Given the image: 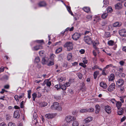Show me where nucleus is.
I'll return each mask as SVG.
<instances>
[{
  "label": "nucleus",
  "mask_w": 126,
  "mask_h": 126,
  "mask_svg": "<svg viewBox=\"0 0 126 126\" xmlns=\"http://www.w3.org/2000/svg\"><path fill=\"white\" fill-rule=\"evenodd\" d=\"M14 98L16 100V101L17 102H18L19 101V97L17 95H16L14 96Z\"/></svg>",
  "instance_id": "nucleus-48"
},
{
  "label": "nucleus",
  "mask_w": 126,
  "mask_h": 126,
  "mask_svg": "<svg viewBox=\"0 0 126 126\" xmlns=\"http://www.w3.org/2000/svg\"><path fill=\"white\" fill-rule=\"evenodd\" d=\"M11 116L8 114H6V120H8L11 118Z\"/></svg>",
  "instance_id": "nucleus-39"
},
{
  "label": "nucleus",
  "mask_w": 126,
  "mask_h": 126,
  "mask_svg": "<svg viewBox=\"0 0 126 126\" xmlns=\"http://www.w3.org/2000/svg\"><path fill=\"white\" fill-rule=\"evenodd\" d=\"M79 122L77 121L74 120L72 123V126H79Z\"/></svg>",
  "instance_id": "nucleus-23"
},
{
  "label": "nucleus",
  "mask_w": 126,
  "mask_h": 126,
  "mask_svg": "<svg viewBox=\"0 0 126 126\" xmlns=\"http://www.w3.org/2000/svg\"><path fill=\"white\" fill-rule=\"evenodd\" d=\"M20 117V114L18 110H16L14 112V117L15 118H18Z\"/></svg>",
  "instance_id": "nucleus-14"
},
{
  "label": "nucleus",
  "mask_w": 126,
  "mask_h": 126,
  "mask_svg": "<svg viewBox=\"0 0 126 126\" xmlns=\"http://www.w3.org/2000/svg\"><path fill=\"white\" fill-rule=\"evenodd\" d=\"M24 101H22L20 104V107L21 108H23L24 107Z\"/></svg>",
  "instance_id": "nucleus-51"
},
{
  "label": "nucleus",
  "mask_w": 126,
  "mask_h": 126,
  "mask_svg": "<svg viewBox=\"0 0 126 126\" xmlns=\"http://www.w3.org/2000/svg\"><path fill=\"white\" fill-rule=\"evenodd\" d=\"M83 62L84 64H86L87 63L88 61L87 60L85 59L84 58L83 59Z\"/></svg>",
  "instance_id": "nucleus-59"
},
{
  "label": "nucleus",
  "mask_w": 126,
  "mask_h": 126,
  "mask_svg": "<svg viewBox=\"0 0 126 126\" xmlns=\"http://www.w3.org/2000/svg\"><path fill=\"white\" fill-rule=\"evenodd\" d=\"M50 59L52 60H54L55 58L56 57L55 55L53 54H51L50 55Z\"/></svg>",
  "instance_id": "nucleus-29"
},
{
  "label": "nucleus",
  "mask_w": 126,
  "mask_h": 126,
  "mask_svg": "<svg viewBox=\"0 0 126 126\" xmlns=\"http://www.w3.org/2000/svg\"><path fill=\"white\" fill-rule=\"evenodd\" d=\"M119 32L120 36L123 37H126V30L125 29L121 30L119 31Z\"/></svg>",
  "instance_id": "nucleus-7"
},
{
  "label": "nucleus",
  "mask_w": 126,
  "mask_h": 126,
  "mask_svg": "<svg viewBox=\"0 0 126 126\" xmlns=\"http://www.w3.org/2000/svg\"><path fill=\"white\" fill-rule=\"evenodd\" d=\"M60 88L63 90H65L66 89V87L65 85H62L61 86Z\"/></svg>",
  "instance_id": "nucleus-46"
},
{
  "label": "nucleus",
  "mask_w": 126,
  "mask_h": 126,
  "mask_svg": "<svg viewBox=\"0 0 126 126\" xmlns=\"http://www.w3.org/2000/svg\"><path fill=\"white\" fill-rule=\"evenodd\" d=\"M38 5L40 7H44L46 6L47 4L46 2L44 1L39 2L38 3Z\"/></svg>",
  "instance_id": "nucleus-16"
},
{
  "label": "nucleus",
  "mask_w": 126,
  "mask_h": 126,
  "mask_svg": "<svg viewBox=\"0 0 126 126\" xmlns=\"http://www.w3.org/2000/svg\"><path fill=\"white\" fill-rule=\"evenodd\" d=\"M122 50L126 53V46H124L123 47Z\"/></svg>",
  "instance_id": "nucleus-64"
},
{
  "label": "nucleus",
  "mask_w": 126,
  "mask_h": 126,
  "mask_svg": "<svg viewBox=\"0 0 126 126\" xmlns=\"http://www.w3.org/2000/svg\"><path fill=\"white\" fill-rule=\"evenodd\" d=\"M119 63L121 65L123 66L125 63V62L123 61H121L119 62Z\"/></svg>",
  "instance_id": "nucleus-58"
},
{
  "label": "nucleus",
  "mask_w": 126,
  "mask_h": 126,
  "mask_svg": "<svg viewBox=\"0 0 126 126\" xmlns=\"http://www.w3.org/2000/svg\"><path fill=\"white\" fill-rule=\"evenodd\" d=\"M72 55L71 53H69L67 56V59L69 61L72 60Z\"/></svg>",
  "instance_id": "nucleus-25"
},
{
  "label": "nucleus",
  "mask_w": 126,
  "mask_h": 126,
  "mask_svg": "<svg viewBox=\"0 0 126 126\" xmlns=\"http://www.w3.org/2000/svg\"><path fill=\"white\" fill-rule=\"evenodd\" d=\"M40 61V59L38 57H36L35 59L34 62V63H38Z\"/></svg>",
  "instance_id": "nucleus-30"
},
{
  "label": "nucleus",
  "mask_w": 126,
  "mask_h": 126,
  "mask_svg": "<svg viewBox=\"0 0 126 126\" xmlns=\"http://www.w3.org/2000/svg\"><path fill=\"white\" fill-rule=\"evenodd\" d=\"M84 40L86 43L88 45H90L92 43L91 38L89 36L85 37Z\"/></svg>",
  "instance_id": "nucleus-2"
},
{
  "label": "nucleus",
  "mask_w": 126,
  "mask_h": 126,
  "mask_svg": "<svg viewBox=\"0 0 126 126\" xmlns=\"http://www.w3.org/2000/svg\"><path fill=\"white\" fill-rule=\"evenodd\" d=\"M42 63L43 64H47V62L46 61L45 58H42Z\"/></svg>",
  "instance_id": "nucleus-40"
},
{
  "label": "nucleus",
  "mask_w": 126,
  "mask_h": 126,
  "mask_svg": "<svg viewBox=\"0 0 126 126\" xmlns=\"http://www.w3.org/2000/svg\"><path fill=\"white\" fill-rule=\"evenodd\" d=\"M95 108L96 109L95 113L96 114H98L100 110V107L98 104H97L95 105Z\"/></svg>",
  "instance_id": "nucleus-15"
},
{
  "label": "nucleus",
  "mask_w": 126,
  "mask_h": 126,
  "mask_svg": "<svg viewBox=\"0 0 126 126\" xmlns=\"http://www.w3.org/2000/svg\"><path fill=\"white\" fill-rule=\"evenodd\" d=\"M70 82H67L65 84H64L66 87H68L70 85Z\"/></svg>",
  "instance_id": "nucleus-62"
},
{
  "label": "nucleus",
  "mask_w": 126,
  "mask_h": 126,
  "mask_svg": "<svg viewBox=\"0 0 126 126\" xmlns=\"http://www.w3.org/2000/svg\"><path fill=\"white\" fill-rule=\"evenodd\" d=\"M108 15V13H103L101 16V17L103 19L106 18Z\"/></svg>",
  "instance_id": "nucleus-28"
},
{
  "label": "nucleus",
  "mask_w": 126,
  "mask_h": 126,
  "mask_svg": "<svg viewBox=\"0 0 126 126\" xmlns=\"http://www.w3.org/2000/svg\"><path fill=\"white\" fill-rule=\"evenodd\" d=\"M54 98L56 100H59L61 98V97L60 96L55 95L54 96Z\"/></svg>",
  "instance_id": "nucleus-55"
},
{
  "label": "nucleus",
  "mask_w": 126,
  "mask_h": 126,
  "mask_svg": "<svg viewBox=\"0 0 126 126\" xmlns=\"http://www.w3.org/2000/svg\"><path fill=\"white\" fill-rule=\"evenodd\" d=\"M56 113H48L46 114L45 115V117L47 119H52L56 116Z\"/></svg>",
  "instance_id": "nucleus-4"
},
{
  "label": "nucleus",
  "mask_w": 126,
  "mask_h": 126,
  "mask_svg": "<svg viewBox=\"0 0 126 126\" xmlns=\"http://www.w3.org/2000/svg\"><path fill=\"white\" fill-rule=\"evenodd\" d=\"M59 105V103L58 102H55L53 103V105L51 106L50 108L52 110H56L57 107Z\"/></svg>",
  "instance_id": "nucleus-9"
},
{
  "label": "nucleus",
  "mask_w": 126,
  "mask_h": 126,
  "mask_svg": "<svg viewBox=\"0 0 126 126\" xmlns=\"http://www.w3.org/2000/svg\"><path fill=\"white\" fill-rule=\"evenodd\" d=\"M54 62L53 61H50L48 63H47V64L48 66H50L54 64Z\"/></svg>",
  "instance_id": "nucleus-45"
},
{
  "label": "nucleus",
  "mask_w": 126,
  "mask_h": 126,
  "mask_svg": "<svg viewBox=\"0 0 126 126\" xmlns=\"http://www.w3.org/2000/svg\"><path fill=\"white\" fill-rule=\"evenodd\" d=\"M33 119H34V121L33 120L32 122L33 123V122H35V125L36 126V125H37L38 123L37 120V115L36 114L35 115V114H34L33 116Z\"/></svg>",
  "instance_id": "nucleus-19"
},
{
  "label": "nucleus",
  "mask_w": 126,
  "mask_h": 126,
  "mask_svg": "<svg viewBox=\"0 0 126 126\" xmlns=\"http://www.w3.org/2000/svg\"><path fill=\"white\" fill-rule=\"evenodd\" d=\"M121 25V22H116L113 24V26L114 27H119Z\"/></svg>",
  "instance_id": "nucleus-21"
},
{
  "label": "nucleus",
  "mask_w": 126,
  "mask_h": 126,
  "mask_svg": "<svg viewBox=\"0 0 126 126\" xmlns=\"http://www.w3.org/2000/svg\"><path fill=\"white\" fill-rule=\"evenodd\" d=\"M47 103L46 102H43L40 103V105L41 107H45L47 105Z\"/></svg>",
  "instance_id": "nucleus-38"
},
{
  "label": "nucleus",
  "mask_w": 126,
  "mask_h": 126,
  "mask_svg": "<svg viewBox=\"0 0 126 126\" xmlns=\"http://www.w3.org/2000/svg\"><path fill=\"white\" fill-rule=\"evenodd\" d=\"M118 109V114L119 115L122 114L123 113L124 111L123 109L120 108Z\"/></svg>",
  "instance_id": "nucleus-22"
},
{
  "label": "nucleus",
  "mask_w": 126,
  "mask_h": 126,
  "mask_svg": "<svg viewBox=\"0 0 126 126\" xmlns=\"http://www.w3.org/2000/svg\"><path fill=\"white\" fill-rule=\"evenodd\" d=\"M125 96H122L119 97L120 100L121 101L122 103H123L124 102V99L125 98Z\"/></svg>",
  "instance_id": "nucleus-31"
},
{
  "label": "nucleus",
  "mask_w": 126,
  "mask_h": 126,
  "mask_svg": "<svg viewBox=\"0 0 126 126\" xmlns=\"http://www.w3.org/2000/svg\"><path fill=\"white\" fill-rule=\"evenodd\" d=\"M0 126H6V125L5 123L2 122L0 124Z\"/></svg>",
  "instance_id": "nucleus-63"
},
{
  "label": "nucleus",
  "mask_w": 126,
  "mask_h": 126,
  "mask_svg": "<svg viewBox=\"0 0 126 126\" xmlns=\"http://www.w3.org/2000/svg\"><path fill=\"white\" fill-rule=\"evenodd\" d=\"M24 94H25L24 93H23L20 94L19 96H18L19 99H20L23 97L24 96Z\"/></svg>",
  "instance_id": "nucleus-49"
},
{
  "label": "nucleus",
  "mask_w": 126,
  "mask_h": 126,
  "mask_svg": "<svg viewBox=\"0 0 126 126\" xmlns=\"http://www.w3.org/2000/svg\"><path fill=\"white\" fill-rule=\"evenodd\" d=\"M62 50V48L61 47H59L56 50L55 52L56 53L58 54Z\"/></svg>",
  "instance_id": "nucleus-37"
},
{
  "label": "nucleus",
  "mask_w": 126,
  "mask_h": 126,
  "mask_svg": "<svg viewBox=\"0 0 126 126\" xmlns=\"http://www.w3.org/2000/svg\"><path fill=\"white\" fill-rule=\"evenodd\" d=\"M37 94L35 93H34L32 94L33 100V101L35 100V99L37 97Z\"/></svg>",
  "instance_id": "nucleus-32"
},
{
  "label": "nucleus",
  "mask_w": 126,
  "mask_h": 126,
  "mask_svg": "<svg viewBox=\"0 0 126 126\" xmlns=\"http://www.w3.org/2000/svg\"><path fill=\"white\" fill-rule=\"evenodd\" d=\"M104 5L103 6V7H106L109 4V2L107 1H104Z\"/></svg>",
  "instance_id": "nucleus-35"
},
{
  "label": "nucleus",
  "mask_w": 126,
  "mask_h": 126,
  "mask_svg": "<svg viewBox=\"0 0 126 126\" xmlns=\"http://www.w3.org/2000/svg\"><path fill=\"white\" fill-rule=\"evenodd\" d=\"M80 36V35L79 33H75L72 35V37L74 40H77L79 38Z\"/></svg>",
  "instance_id": "nucleus-5"
},
{
  "label": "nucleus",
  "mask_w": 126,
  "mask_h": 126,
  "mask_svg": "<svg viewBox=\"0 0 126 126\" xmlns=\"http://www.w3.org/2000/svg\"><path fill=\"white\" fill-rule=\"evenodd\" d=\"M73 44L72 42H68L65 44L64 45V47H67V50L70 51L73 49Z\"/></svg>",
  "instance_id": "nucleus-1"
},
{
  "label": "nucleus",
  "mask_w": 126,
  "mask_h": 126,
  "mask_svg": "<svg viewBox=\"0 0 126 126\" xmlns=\"http://www.w3.org/2000/svg\"><path fill=\"white\" fill-rule=\"evenodd\" d=\"M56 110L59 111H61L62 110V108L61 106H59V105L57 107V108Z\"/></svg>",
  "instance_id": "nucleus-50"
},
{
  "label": "nucleus",
  "mask_w": 126,
  "mask_h": 126,
  "mask_svg": "<svg viewBox=\"0 0 126 126\" xmlns=\"http://www.w3.org/2000/svg\"><path fill=\"white\" fill-rule=\"evenodd\" d=\"M87 109H83L80 110V111L81 113H83L84 112H87Z\"/></svg>",
  "instance_id": "nucleus-43"
},
{
  "label": "nucleus",
  "mask_w": 126,
  "mask_h": 126,
  "mask_svg": "<svg viewBox=\"0 0 126 126\" xmlns=\"http://www.w3.org/2000/svg\"><path fill=\"white\" fill-rule=\"evenodd\" d=\"M8 126H15V125L14 123L9 122L8 124Z\"/></svg>",
  "instance_id": "nucleus-52"
},
{
  "label": "nucleus",
  "mask_w": 126,
  "mask_h": 126,
  "mask_svg": "<svg viewBox=\"0 0 126 126\" xmlns=\"http://www.w3.org/2000/svg\"><path fill=\"white\" fill-rule=\"evenodd\" d=\"M114 74H111L110 76L109 79V81H112L114 80Z\"/></svg>",
  "instance_id": "nucleus-26"
},
{
  "label": "nucleus",
  "mask_w": 126,
  "mask_h": 126,
  "mask_svg": "<svg viewBox=\"0 0 126 126\" xmlns=\"http://www.w3.org/2000/svg\"><path fill=\"white\" fill-rule=\"evenodd\" d=\"M98 73L97 72H94V79H96L97 77Z\"/></svg>",
  "instance_id": "nucleus-53"
},
{
  "label": "nucleus",
  "mask_w": 126,
  "mask_h": 126,
  "mask_svg": "<svg viewBox=\"0 0 126 126\" xmlns=\"http://www.w3.org/2000/svg\"><path fill=\"white\" fill-rule=\"evenodd\" d=\"M42 48V46L41 45H39L34 47L32 48V49L33 50L36 51L37 50L39 49H41Z\"/></svg>",
  "instance_id": "nucleus-12"
},
{
  "label": "nucleus",
  "mask_w": 126,
  "mask_h": 126,
  "mask_svg": "<svg viewBox=\"0 0 126 126\" xmlns=\"http://www.w3.org/2000/svg\"><path fill=\"white\" fill-rule=\"evenodd\" d=\"M51 82L50 81L47 80L46 83V85L48 87H49L51 85Z\"/></svg>",
  "instance_id": "nucleus-44"
},
{
  "label": "nucleus",
  "mask_w": 126,
  "mask_h": 126,
  "mask_svg": "<svg viewBox=\"0 0 126 126\" xmlns=\"http://www.w3.org/2000/svg\"><path fill=\"white\" fill-rule=\"evenodd\" d=\"M115 104L118 109L120 108L122 105V103L120 101H117Z\"/></svg>",
  "instance_id": "nucleus-18"
},
{
  "label": "nucleus",
  "mask_w": 126,
  "mask_h": 126,
  "mask_svg": "<svg viewBox=\"0 0 126 126\" xmlns=\"http://www.w3.org/2000/svg\"><path fill=\"white\" fill-rule=\"evenodd\" d=\"M61 85L60 84H57L55 85V87L57 90L59 89L60 88Z\"/></svg>",
  "instance_id": "nucleus-56"
},
{
  "label": "nucleus",
  "mask_w": 126,
  "mask_h": 126,
  "mask_svg": "<svg viewBox=\"0 0 126 126\" xmlns=\"http://www.w3.org/2000/svg\"><path fill=\"white\" fill-rule=\"evenodd\" d=\"M83 10L86 13H88L90 12V9L89 7H85L83 8Z\"/></svg>",
  "instance_id": "nucleus-24"
},
{
  "label": "nucleus",
  "mask_w": 126,
  "mask_h": 126,
  "mask_svg": "<svg viewBox=\"0 0 126 126\" xmlns=\"http://www.w3.org/2000/svg\"><path fill=\"white\" fill-rule=\"evenodd\" d=\"M100 86L104 89H106L107 87L106 84L103 82H101L100 84Z\"/></svg>",
  "instance_id": "nucleus-20"
},
{
  "label": "nucleus",
  "mask_w": 126,
  "mask_h": 126,
  "mask_svg": "<svg viewBox=\"0 0 126 126\" xmlns=\"http://www.w3.org/2000/svg\"><path fill=\"white\" fill-rule=\"evenodd\" d=\"M99 44L98 43L94 42L93 43V47L96 51L99 53V51L98 48L97 47V46Z\"/></svg>",
  "instance_id": "nucleus-11"
},
{
  "label": "nucleus",
  "mask_w": 126,
  "mask_h": 126,
  "mask_svg": "<svg viewBox=\"0 0 126 126\" xmlns=\"http://www.w3.org/2000/svg\"><path fill=\"white\" fill-rule=\"evenodd\" d=\"M105 110L108 114H110L111 112V108L109 106H107L105 107Z\"/></svg>",
  "instance_id": "nucleus-10"
},
{
  "label": "nucleus",
  "mask_w": 126,
  "mask_h": 126,
  "mask_svg": "<svg viewBox=\"0 0 126 126\" xmlns=\"http://www.w3.org/2000/svg\"><path fill=\"white\" fill-rule=\"evenodd\" d=\"M93 119V118L91 117H88L85 119L84 121L85 123H88L91 121Z\"/></svg>",
  "instance_id": "nucleus-17"
},
{
  "label": "nucleus",
  "mask_w": 126,
  "mask_h": 126,
  "mask_svg": "<svg viewBox=\"0 0 126 126\" xmlns=\"http://www.w3.org/2000/svg\"><path fill=\"white\" fill-rule=\"evenodd\" d=\"M115 89V84L114 83H111L108 87V90L110 92H111L113 91Z\"/></svg>",
  "instance_id": "nucleus-6"
},
{
  "label": "nucleus",
  "mask_w": 126,
  "mask_h": 126,
  "mask_svg": "<svg viewBox=\"0 0 126 126\" xmlns=\"http://www.w3.org/2000/svg\"><path fill=\"white\" fill-rule=\"evenodd\" d=\"M115 6L116 9H120L122 8L123 6L121 3H119L115 5Z\"/></svg>",
  "instance_id": "nucleus-13"
},
{
  "label": "nucleus",
  "mask_w": 126,
  "mask_h": 126,
  "mask_svg": "<svg viewBox=\"0 0 126 126\" xmlns=\"http://www.w3.org/2000/svg\"><path fill=\"white\" fill-rule=\"evenodd\" d=\"M89 33H90V35H92L91 33L90 32V31H85L84 33V34L85 35Z\"/></svg>",
  "instance_id": "nucleus-60"
},
{
  "label": "nucleus",
  "mask_w": 126,
  "mask_h": 126,
  "mask_svg": "<svg viewBox=\"0 0 126 126\" xmlns=\"http://www.w3.org/2000/svg\"><path fill=\"white\" fill-rule=\"evenodd\" d=\"M87 112H93L94 111V108L92 107L90 108L89 109H87Z\"/></svg>",
  "instance_id": "nucleus-34"
},
{
  "label": "nucleus",
  "mask_w": 126,
  "mask_h": 126,
  "mask_svg": "<svg viewBox=\"0 0 126 126\" xmlns=\"http://www.w3.org/2000/svg\"><path fill=\"white\" fill-rule=\"evenodd\" d=\"M124 83V81L123 79H119L117 81L116 84L118 86V87H120L123 85Z\"/></svg>",
  "instance_id": "nucleus-8"
},
{
  "label": "nucleus",
  "mask_w": 126,
  "mask_h": 126,
  "mask_svg": "<svg viewBox=\"0 0 126 126\" xmlns=\"http://www.w3.org/2000/svg\"><path fill=\"white\" fill-rule=\"evenodd\" d=\"M95 17L96 20V22H98L101 20V18L99 16H96Z\"/></svg>",
  "instance_id": "nucleus-47"
},
{
  "label": "nucleus",
  "mask_w": 126,
  "mask_h": 126,
  "mask_svg": "<svg viewBox=\"0 0 126 126\" xmlns=\"http://www.w3.org/2000/svg\"><path fill=\"white\" fill-rule=\"evenodd\" d=\"M28 93V97L29 99H30L31 97V90H28L27 91Z\"/></svg>",
  "instance_id": "nucleus-41"
},
{
  "label": "nucleus",
  "mask_w": 126,
  "mask_h": 126,
  "mask_svg": "<svg viewBox=\"0 0 126 126\" xmlns=\"http://www.w3.org/2000/svg\"><path fill=\"white\" fill-rule=\"evenodd\" d=\"M4 67L2 66L1 68H0V73L3 72L4 70Z\"/></svg>",
  "instance_id": "nucleus-61"
},
{
  "label": "nucleus",
  "mask_w": 126,
  "mask_h": 126,
  "mask_svg": "<svg viewBox=\"0 0 126 126\" xmlns=\"http://www.w3.org/2000/svg\"><path fill=\"white\" fill-rule=\"evenodd\" d=\"M76 118L73 116H68L65 117V120L67 123L71 122L73 120H76Z\"/></svg>",
  "instance_id": "nucleus-3"
},
{
  "label": "nucleus",
  "mask_w": 126,
  "mask_h": 126,
  "mask_svg": "<svg viewBox=\"0 0 126 126\" xmlns=\"http://www.w3.org/2000/svg\"><path fill=\"white\" fill-rule=\"evenodd\" d=\"M77 75L78 76V77L80 79H81L82 77V74L80 73H78Z\"/></svg>",
  "instance_id": "nucleus-54"
},
{
  "label": "nucleus",
  "mask_w": 126,
  "mask_h": 126,
  "mask_svg": "<svg viewBox=\"0 0 126 126\" xmlns=\"http://www.w3.org/2000/svg\"><path fill=\"white\" fill-rule=\"evenodd\" d=\"M66 8H67V9L68 11L70 13H71V15H72V12L71 11V8L70 6H66Z\"/></svg>",
  "instance_id": "nucleus-42"
},
{
  "label": "nucleus",
  "mask_w": 126,
  "mask_h": 126,
  "mask_svg": "<svg viewBox=\"0 0 126 126\" xmlns=\"http://www.w3.org/2000/svg\"><path fill=\"white\" fill-rule=\"evenodd\" d=\"M108 43L109 45L110 46H112L115 44L114 41L111 40L108 41Z\"/></svg>",
  "instance_id": "nucleus-27"
},
{
  "label": "nucleus",
  "mask_w": 126,
  "mask_h": 126,
  "mask_svg": "<svg viewBox=\"0 0 126 126\" xmlns=\"http://www.w3.org/2000/svg\"><path fill=\"white\" fill-rule=\"evenodd\" d=\"M112 66V65L111 64H110L109 65H108L104 67V69H106L108 68L109 67H111Z\"/></svg>",
  "instance_id": "nucleus-57"
},
{
  "label": "nucleus",
  "mask_w": 126,
  "mask_h": 126,
  "mask_svg": "<svg viewBox=\"0 0 126 126\" xmlns=\"http://www.w3.org/2000/svg\"><path fill=\"white\" fill-rule=\"evenodd\" d=\"M113 10L112 8L110 7H108L107 11L108 13H111L112 11Z\"/></svg>",
  "instance_id": "nucleus-36"
},
{
  "label": "nucleus",
  "mask_w": 126,
  "mask_h": 126,
  "mask_svg": "<svg viewBox=\"0 0 126 126\" xmlns=\"http://www.w3.org/2000/svg\"><path fill=\"white\" fill-rule=\"evenodd\" d=\"M110 101L113 104H115L116 102L117 101L114 98L111 99L110 100Z\"/></svg>",
  "instance_id": "nucleus-33"
}]
</instances>
